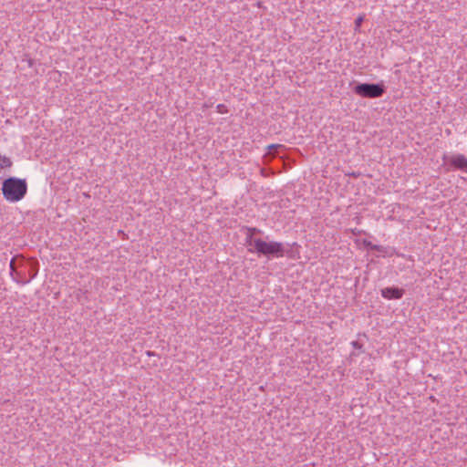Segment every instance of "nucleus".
Wrapping results in <instances>:
<instances>
[{
  "instance_id": "nucleus-11",
  "label": "nucleus",
  "mask_w": 467,
  "mask_h": 467,
  "mask_svg": "<svg viewBox=\"0 0 467 467\" xmlns=\"http://www.w3.org/2000/svg\"><path fill=\"white\" fill-rule=\"evenodd\" d=\"M279 148H283V145H280V144H272L270 146H268V149L271 150H276V149H279Z\"/></svg>"
},
{
  "instance_id": "nucleus-5",
  "label": "nucleus",
  "mask_w": 467,
  "mask_h": 467,
  "mask_svg": "<svg viewBox=\"0 0 467 467\" xmlns=\"http://www.w3.org/2000/svg\"><path fill=\"white\" fill-rule=\"evenodd\" d=\"M404 290L398 287H386L381 289V296L386 299H400L402 297Z\"/></svg>"
},
{
  "instance_id": "nucleus-10",
  "label": "nucleus",
  "mask_w": 467,
  "mask_h": 467,
  "mask_svg": "<svg viewBox=\"0 0 467 467\" xmlns=\"http://www.w3.org/2000/svg\"><path fill=\"white\" fill-rule=\"evenodd\" d=\"M362 21H363V16H358V17L355 20V26H356V27H360V26H361V24H362Z\"/></svg>"
},
{
  "instance_id": "nucleus-4",
  "label": "nucleus",
  "mask_w": 467,
  "mask_h": 467,
  "mask_svg": "<svg viewBox=\"0 0 467 467\" xmlns=\"http://www.w3.org/2000/svg\"><path fill=\"white\" fill-rule=\"evenodd\" d=\"M450 163L455 169L467 172V158L462 154H454L450 158Z\"/></svg>"
},
{
  "instance_id": "nucleus-1",
  "label": "nucleus",
  "mask_w": 467,
  "mask_h": 467,
  "mask_svg": "<svg viewBox=\"0 0 467 467\" xmlns=\"http://www.w3.org/2000/svg\"><path fill=\"white\" fill-rule=\"evenodd\" d=\"M249 240L250 252L268 257H283L285 254V246L282 243L265 242L260 238H252V236H249Z\"/></svg>"
},
{
  "instance_id": "nucleus-6",
  "label": "nucleus",
  "mask_w": 467,
  "mask_h": 467,
  "mask_svg": "<svg viewBox=\"0 0 467 467\" xmlns=\"http://www.w3.org/2000/svg\"><path fill=\"white\" fill-rule=\"evenodd\" d=\"M36 275V271H35L31 275H30V278L26 279L25 278L21 272L19 271H16L15 274H14V279L18 282V283H21L23 285L25 284H27L32 278H34L35 276Z\"/></svg>"
},
{
  "instance_id": "nucleus-9",
  "label": "nucleus",
  "mask_w": 467,
  "mask_h": 467,
  "mask_svg": "<svg viewBox=\"0 0 467 467\" xmlns=\"http://www.w3.org/2000/svg\"><path fill=\"white\" fill-rule=\"evenodd\" d=\"M16 258H13L10 262V274L11 275H14V274L17 271L16 270Z\"/></svg>"
},
{
  "instance_id": "nucleus-7",
  "label": "nucleus",
  "mask_w": 467,
  "mask_h": 467,
  "mask_svg": "<svg viewBox=\"0 0 467 467\" xmlns=\"http://www.w3.org/2000/svg\"><path fill=\"white\" fill-rule=\"evenodd\" d=\"M13 162L10 158L0 155V171L5 168H10Z\"/></svg>"
},
{
  "instance_id": "nucleus-8",
  "label": "nucleus",
  "mask_w": 467,
  "mask_h": 467,
  "mask_svg": "<svg viewBox=\"0 0 467 467\" xmlns=\"http://www.w3.org/2000/svg\"><path fill=\"white\" fill-rule=\"evenodd\" d=\"M256 234H261V230L257 228H248L247 229V234H246V243L249 245V236H252V238H254V235Z\"/></svg>"
},
{
  "instance_id": "nucleus-12",
  "label": "nucleus",
  "mask_w": 467,
  "mask_h": 467,
  "mask_svg": "<svg viewBox=\"0 0 467 467\" xmlns=\"http://www.w3.org/2000/svg\"><path fill=\"white\" fill-rule=\"evenodd\" d=\"M352 345L356 348H361V346L359 345V343L358 341H353Z\"/></svg>"
},
{
  "instance_id": "nucleus-13",
  "label": "nucleus",
  "mask_w": 467,
  "mask_h": 467,
  "mask_svg": "<svg viewBox=\"0 0 467 467\" xmlns=\"http://www.w3.org/2000/svg\"><path fill=\"white\" fill-rule=\"evenodd\" d=\"M223 105H218V107H217V108H218L219 111H221V109H222V108H223Z\"/></svg>"
},
{
  "instance_id": "nucleus-3",
  "label": "nucleus",
  "mask_w": 467,
  "mask_h": 467,
  "mask_svg": "<svg viewBox=\"0 0 467 467\" xmlns=\"http://www.w3.org/2000/svg\"><path fill=\"white\" fill-rule=\"evenodd\" d=\"M385 90L383 83H359L354 88V92L357 95L368 99L380 98Z\"/></svg>"
},
{
  "instance_id": "nucleus-2",
  "label": "nucleus",
  "mask_w": 467,
  "mask_h": 467,
  "mask_svg": "<svg viewBox=\"0 0 467 467\" xmlns=\"http://www.w3.org/2000/svg\"><path fill=\"white\" fill-rule=\"evenodd\" d=\"M27 192L26 180L10 177L3 182L2 192L4 197L12 202L22 200Z\"/></svg>"
}]
</instances>
